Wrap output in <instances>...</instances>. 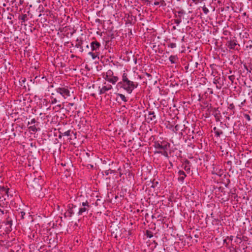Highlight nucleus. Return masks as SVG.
Returning <instances> with one entry per match:
<instances>
[{
  "instance_id": "obj_33",
  "label": "nucleus",
  "mask_w": 252,
  "mask_h": 252,
  "mask_svg": "<svg viewBox=\"0 0 252 252\" xmlns=\"http://www.w3.org/2000/svg\"><path fill=\"white\" fill-rule=\"evenodd\" d=\"M38 123L35 119H32L31 121L28 123V126Z\"/></svg>"
},
{
  "instance_id": "obj_49",
  "label": "nucleus",
  "mask_w": 252,
  "mask_h": 252,
  "mask_svg": "<svg viewBox=\"0 0 252 252\" xmlns=\"http://www.w3.org/2000/svg\"><path fill=\"white\" fill-rule=\"evenodd\" d=\"M197 65H198V63H195V67H197Z\"/></svg>"
},
{
  "instance_id": "obj_18",
  "label": "nucleus",
  "mask_w": 252,
  "mask_h": 252,
  "mask_svg": "<svg viewBox=\"0 0 252 252\" xmlns=\"http://www.w3.org/2000/svg\"><path fill=\"white\" fill-rule=\"evenodd\" d=\"M161 143H162V150H167L170 146V144L167 142L162 141H161Z\"/></svg>"
},
{
  "instance_id": "obj_1",
  "label": "nucleus",
  "mask_w": 252,
  "mask_h": 252,
  "mask_svg": "<svg viewBox=\"0 0 252 252\" xmlns=\"http://www.w3.org/2000/svg\"><path fill=\"white\" fill-rule=\"evenodd\" d=\"M9 188L8 186H1V228H2L6 234L11 232L12 230V218L14 214L10 207L7 206L9 203Z\"/></svg>"
},
{
  "instance_id": "obj_55",
  "label": "nucleus",
  "mask_w": 252,
  "mask_h": 252,
  "mask_svg": "<svg viewBox=\"0 0 252 252\" xmlns=\"http://www.w3.org/2000/svg\"><path fill=\"white\" fill-rule=\"evenodd\" d=\"M23 2V0H22H22H20V3H21V4H22Z\"/></svg>"
},
{
  "instance_id": "obj_43",
  "label": "nucleus",
  "mask_w": 252,
  "mask_h": 252,
  "mask_svg": "<svg viewBox=\"0 0 252 252\" xmlns=\"http://www.w3.org/2000/svg\"><path fill=\"white\" fill-rule=\"evenodd\" d=\"M218 129H218V128H217L216 127H214L213 128V130H214V131L215 133L216 132V131H218Z\"/></svg>"
},
{
  "instance_id": "obj_3",
  "label": "nucleus",
  "mask_w": 252,
  "mask_h": 252,
  "mask_svg": "<svg viewBox=\"0 0 252 252\" xmlns=\"http://www.w3.org/2000/svg\"><path fill=\"white\" fill-rule=\"evenodd\" d=\"M103 77L107 82L115 85L119 80V77L114 75L113 71L111 70H108L106 72L103 74Z\"/></svg>"
},
{
  "instance_id": "obj_52",
  "label": "nucleus",
  "mask_w": 252,
  "mask_h": 252,
  "mask_svg": "<svg viewBox=\"0 0 252 252\" xmlns=\"http://www.w3.org/2000/svg\"><path fill=\"white\" fill-rule=\"evenodd\" d=\"M182 41H184V36L183 37L182 39Z\"/></svg>"
},
{
  "instance_id": "obj_13",
  "label": "nucleus",
  "mask_w": 252,
  "mask_h": 252,
  "mask_svg": "<svg viewBox=\"0 0 252 252\" xmlns=\"http://www.w3.org/2000/svg\"><path fill=\"white\" fill-rule=\"evenodd\" d=\"M179 177L178 178V181L183 183L185 177L187 176L186 173L183 170H179L178 172Z\"/></svg>"
},
{
  "instance_id": "obj_6",
  "label": "nucleus",
  "mask_w": 252,
  "mask_h": 252,
  "mask_svg": "<svg viewBox=\"0 0 252 252\" xmlns=\"http://www.w3.org/2000/svg\"><path fill=\"white\" fill-rule=\"evenodd\" d=\"M226 46L230 50H240V45L237 43L236 39H233L227 41L226 43Z\"/></svg>"
},
{
  "instance_id": "obj_61",
  "label": "nucleus",
  "mask_w": 252,
  "mask_h": 252,
  "mask_svg": "<svg viewBox=\"0 0 252 252\" xmlns=\"http://www.w3.org/2000/svg\"><path fill=\"white\" fill-rule=\"evenodd\" d=\"M173 29H176V28H175V26H174V27H173Z\"/></svg>"
},
{
  "instance_id": "obj_17",
  "label": "nucleus",
  "mask_w": 252,
  "mask_h": 252,
  "mask_svg": "<svg viewBox=\"0 0 252 252\" xmlns=\"http://www.w3.org/2000/svg\"><path fill=\"white\" fill-rule=\"evenodd\" d=\"M88 54L92 57L93 59L94 60L96 58H99V56L100 55V53H98L96 52L92 51L88 53Z\"/></svg>"
},
{
  "instance_id": "obj_9",
  "label": "nucleus",
  "mask_w": 252,
  "mask_h": 252,
  "mask_svg": "<svg viewBox=\"0 0 252 252\" xmlns=\"http://www.w3.org/2000/svg\"><path fill=\"white\" fill-rule=\"evenodd\" d=\"M186 13L185 11L183 9L176 11L174 17L176 19H174V23L179 25L182 22V19L183 15Z\"/></svg>"
},
{
  "instance_id": "obj_27",
  "label": "nucleus",
  "mask_w": 252,
  "mask_h": 252,
  "mask_svg": "<svg viewBox=\"0 0 252 252\" xmlns=\"http://www.w3.org/2000/svg\"><path fill=\"white\" fill-rule=\"evenodd\" d=\"M192 132L195 134V136L196 137L197 135L198 136L202 135L203 131L201 130H199L198 131L195 132L194 130H193Z\"/></svg>"
},
{
  "instance_id": "obj_36",
  "label": "nucleus",
  "mask_w": 252,
  "mask_h": 252,
  "mask_svg": "<svg viewBox=\"0 0 252 252\" xmlns=\"http://www.w3.org/2000/svg\"><path fill=\"white\" fill-rule=\"evenodd\" d=\"M202 10H203V12L207 14L208 12H209V10L205 6H204L203 7H202Z\"/></svg>"
},
{
  "instance_id": "obj_16",
  "label": "nucleus",
  "mask_w": 252,
  "mask_h": 252,
  "mask_svg": "<svg viewBox=\"0 0 252 252\" xmlns=\"http://www.w3.org/2000/svg\"><path fill=\"white\" fill-rule=\"evenodd\" d=\"M169 60L171 63H178L179 59L177 55H171L169 58Z\"/></svg>"
},
{
  "instance_id": "obj_2",
  "label": "nucleus",
  "mask_w": 252,
  "mask_h": 252,
  "mask_svg": "<svg viewBox=\"0 0 252 252\" xmlns=\"http://www.w3.org/2000/svg\"><path fill=\"white\" fill-rule=\"evenodd\" d=\"M138 85L137 82L130 80L128 74L125 71H124L121 80L117 83V87L123 89L128 94H130L137 87Z\"/></svg>"
},
{
  "instance_id": "obj_58",
  "label": "nucleus",
  "mask_w": 252,
  "mask_h": 252,
  "mask_svg": "<svg viewBox=\"0 0 252 252\" xmlns=\"http://www.w3.org/2000/svg\"><path fill=\"white\" fill-rule=\"evenodd\" d=\"M7 53H8V51H6V52L5 53V54H7Z\"/></svg>"
},
{
  "instance_id": "obj_51",
  "label": "nucleus",
  "mask_w": 252,
  "mask_h": 252,
  "mask_svg": "<svg viewBox=\"0 0 252 252\" xmlns=\"http://www.w3.org/2000/svg\"><path fill=\"white\" fill-rule=\"evenodd\" d=\"M25 80H26L25 78H24V79H22V82H24L25 81Z\"/></svg>"
},
{
  "instance_id": "obj_29",
  "label": "nucleus",
  "mask_w": 252,
  "mask_h": 252,
  "mask_svg": "<svg viewBox=\"0 0 252 252\" xmlns=\"http://www.w3.org/2000/svg\"><path fill=\"white\" fill-rule=\"evenodd\" d=\"M223 134V132L220 129H218V131H216L215 133V136L217 137H220V136Z\"/></svg>"
},
{
  "instance_id": "obj_14",
  "label": "nucleus",
  "mask_w": 252,
  "mask_h": 252,
  "mask_svg": "<svg viewBox=\"0 0 252 252\" xmlns=\"http://www.w3.org/2000/svg\"><path fill=\"white\" fill-rule=\"evenodd\" d=\"M39 123H37V124L28 127V129L30 131H32L33 132H36L38 131H39L40 130L39 127H37V126H38Z\"/></svg>"
},
{
  "instance_id": "obj_35",
  "label": "nucleus",
  "mask_w": 252,
  "mask_h": 252,
  "mask_svg": "<svg viewBox=\"0 0 252 252\" xmlns=\"http://www.w3.org/2000/svg\"><path fill=\"white\" fill-rule=\"evenodd\" d=\"M180 129V126L179 125H176L174 127V129H173V131L174 132H177Z\"/></svg>"
},
{
  "instance_id": "obj_7",
  "label": "nucleus",
  "mask_w": 252,
  "mask_h": 252,
  "mask_svg": "<svg viewBox=\"0 0 252 252\" xmlns=\"http://www.w3.org/2000/svg\"><path fill=\"white\" fill-rule=\"evenodd\" d=\"M78 209L76 205L73 204H69L67 206V211L64 213L65 217H71L74 214L75 212L78 211Z\"/></svg>"
},
{
  "instance_id": "obj_32",
  "label": "nucleus",
  "mask_w": 252,
  "mask_h": 252,
  "mask_svg": "<svg viewBox=\"0 0 252 252\" xmlns=\"http://www.w3.org/2000/svg\"><path fill=\"white\" fill-rule=\"evenodd\" d=\"M70 130H68L64 132L63 133H62V134L64 136H69L70 135Z\"/></svg>"
},
{
  "instance_id": "obj_39",
  "label": "nucleus",
  "mask_w": 252,
  "mask_h": 252,
  "mask_svg": "<svg viewBox=\"0 0 252 252\" xmlns=\"http://www.w3.org/2000/svg\"><path fill=\"white\" fill-rule=\"evenodd\" d=\"M113 172V170L109 169L108 170H106L105 171V173L106 175H108L109 173H112Z\"/></svg>"
},
{
  "instance_id": "obj_47",
  "label": "nucleus",
  "mask_w": 252,
  "mask_h": 252,
  "mask_svg": "<svg viewBox=\"0 0 252 252\" xmlns=\"http://www.w3.org/2000/svg\"><path fill=\"white\" fill-rule=\"evenodd\" d=\"M21 214H22V217L23 218V216L25 214V213L23 212H21Z\"/></svg>"
},
{
  "instance_id": "obj_62",
  "label": "nucleus",
  "mask_w": 252,
  "mask_h": 252,
  "mask_svg": "<svg viewBox=\"0 0 252 252\" xmlns=\"http://www.w3.org/2000/svg\"><path fill=\"white\" fill-rule=\"evenodd\" d=\"M86 154H87V156H89V154L88 153H86Z\"/></svg>"
},
{
  "instance_id": "obj_31",
  "label": "nucleus",
  "mask_w": 252,
  "mask_h": 252,
  "mask_svg": "<svg viewBox=\"0 0 252 252\" xmlns=\"http://www.w3.org/2000/svg\"><path fill=\"white\" fill-rule=\"evenodd\" d=\"M168 47L171 48H174L176 47V44L175 43H169L168 44Z\"/></svg>"
},
{
  "instance_id": "obj_15",
  "label": "nucleus",
  "mask_w": 252,
  "mask_h": 252,
  "mask_svg": "<svg viewBox=\"0 0 252 252\" xmlns=\"http://www.w3.org/2000/svg\"><path fill=\"white\" fill-rule=\"evenodd\" d=\"M76 42H77L75 45V47L77 48H79L80 51L82 52L84 50L83 47L82 46L83 44V41L81 39H79L77 38L76 39Z\"/></svg>"
},
{
  "instance_id": "obj_50",
  "label": "nucleus",
  "mask_w": 252,
  "mask_h": 252,
  "mask_svg": "<svg viewBox=\"0 0 252 252\" xmlns=\"http://www.w3.org/2000/svg\"><path fill=\"white\" fill-rule=\"evenodd\" d=\"M1 16H2V17L1 18V19H3V18H4L3 13H2V14L1 15Z\"/></svg>"
},
{
  "instance_id": "obj_5",
  "label": "nucleus",
  "mask_w": 252,
  "mask_h": 252,
  "mask_svg": "<svg viewBox=\"0 0 252 252\" xmlns=\"http://www.w3.org/2000/svg\"><path fill=\"white\" fill-rule=\"evenodd\" d=\"M50 98L51 104H56L63 101V97L59 94L57 88L54 90V92L52 93Z\"/></svg>"
},
{
  "instance_id": "obj_56",
  "label": "nucleus",
  "mask_w": 252,
  "mask_h": 252,
  "mask_svg": "<svg viewBox=\"0 0 252 252\" xmlns=\"http://www.w3.org/2000/svg\"><path fill=\"white\" fill-rule=\"evenodd\" d=\"M3 6H6V4L5 3H3Z\"/></svg>"
},
{
  "instance_id": "obj_46",
  "label": "nucleus",
  "mask_w": 252,
  "mask_h": 252,
  "mask_svg": "<svg viewBox=\"0 0 252 252\" xmlns=\"http://www.w3.org/2000/svg\"><path fill=\"white\" fill-rule=\"evenodd\" d=\"M11 16H12V15H9V16H7V19H11Z\"/></svg>"
},
{
  "instance_id": "obj_37",
  "label": "nucleus",
  "mask_w": 252,
  "mask_h": 252,
  "mask_svg": "<svg viewBox=\"0 0 252 252\" xmlns=\"http://www.w3.org/2000/svg\"><path fill=\"white\" fill-rule=\"evenodd\" d=\"M244 116L248 121H251V117L249 115L247 114H244Z\"/></svg>"
},
{
  "instance_id": "obj_11",
  "label": "nucleus",
  "mask_w": 252,
  "mask_h": 252,
  "mask_svg": "<svg viewBox=\"0 0 252 252\" xmlns=\"http://www.w3.org/2000/svg\"><path fill=\"white\" fill-rule=\"evenodd\" d=\"M113 87L111 85L106 84V82L104 83V86L100 88L99 87V94H105L106 92L112 90Z\"/></svg>"
},
{
  "instance_id": "obj_38",
  "label": "nucleus",
  "mask_w": 252,
  "mask_h": 252,
  "mask_svg": "<svg viewBox=\"0 0 252 252\" xmlns=\"http://www.w3.org/2000/svg\"><path fill=\"white\" fill-rule=\"evenodd\" d=\"M158 184V182H153L152 185L151 186L152 188H155L157 186V185Z\"/></svg>"
},
{
  "instance_id": "obj_41",
  "label": "nucleus",
  "mask_w": 252,
  "mask_h": 252,
  "mask_svg": "<svg viewBox=\"0 0 252 252\" xmlns=\"http://www.w3.org/2000/svg\"><path fill=\"white\" fill-rule=\"evenodd\" d=\"M3 39H4V42H8L9 41V38L8 37H6L5 36H3Z\"/></svg>"
},
{
  "instance_id": "obj_25",
  "label": "nucleus",
  "mask_w": 252,
  "mask_h": 252,
  "mask_svg": "<svg viewBox=\"0 0 252 252\" xmlns=\"http://www.w3.org/2000/svg\"><path fill=\"white\" fill-rule=\"evenodd\" d=\"M145 235L149 238H151L153 237V232L148 230H146Z\"/></svg>"
},
{
  "instance_id": "obj_59",
  "label": "nucleus",
  "mask_w": 252,
  "mask_h": 252,
  "mask_svg": "<svg viewBox=\"0 0 252 252\" xmlns=\"http://www.w3.org/2000/svg\"><path fill=\"white\" fill-rule=\"evenodd\" d=\"M155 2H159V1H158L157 0H155Z\"/></svg>"
},
{
  "instance_id": "obj_8",
  "label": "nucleus",
  "mask_w": 252,
  "mask_h": 252,
  "mask_svg": "<svg viewBox=\"0 0 252 252\" xmlns=\"http://www.w3.org/2000/svg\"><path fill=\"white\" fill-rule=\"evenodd\" d=\"M90 208V205H89L88 201L82 202L80 208L78 209V211L77 212L78 215H82L84 213L88 212Z\"/></svg>"
},
{
  "instance_id": "obj_4",
  "label": "nucleus",
  "mask_w": 252,
  "mask_h": 252,
  "mask_svg": "<svg viewBox=\"0 0 252 252\" xmlns=\"http://www.w3.org/2000/svg\"><path fill=\"white\" fill-rule=\"evenodd\" d=\"M59 94L63 97V100L71 96L70 89L67 86L57 88Z\"/></svg>"
},
{
  "instance_id": "obj_10",
  "label": "nucleus",
  "mask_w": 252,
  "mask_h": 252,
  "mask_svg": "<svg viewBox=\"0 0 252 252\" xmlns=\"http://www.w3.org/2000/svg\"><path fill=\"white\" fill-rule=\"evenodd\" d=\"M101 46V44L96 40H94L90 43V47L93 51L100 53Z\"/></svg>"
},
{
  "instance_id": "obj_28",
  "label": "nucleus",
  "mask_w": 252,
  "mask_h": 252,
  "mask_svg": "<svg viewBox=\"0 0 252 252\" xmlns=\"http://www.w3.org/2000/svg\"><path fill=\"white\" fill-rule=\"evenodd\" d=\"M12 128H11V129L9 130V129H8V128H6V129H5V130H3L2 131V132H1V133H2V132H4V133H5V134H9V132H10V130H11V132H12ZM8 136L9 137H11V135H10V134H8Z\"/></svg>"
},
{
  "instance_id": "obj_24",
  "label": "nucleus",
  "mask_w": 252,
  "mask_h": 252,
  "mask_svg": "<svg viewBox=\"0 0 252 252\" xmlns=\"http://www.w3.org/2000/svg\"><path fill=\"white\" fill-rule=\"evenodd\" d=\"M154 4L155 5H160L162 6H165L166 3L164 0H159V2H154Z\"/></svg>"
},
{
  "instance_id": "obj_45",
  "label": "nucleus",
  "mask_w": 252,
  "mask_h": 252,
  "mask_svg": "<svg viewBox=\"0 0 252 252\" xmlns=\"http://www.w3.org/2000/svg\"><path fill=\"white\" fill-rule=\"evenodd\" d=\"M229 107L232 109L234 107V106L233 104H231L229 105Z\"/></svg>"
},
{
  "instance_id": "obj_20",
  "label": "nucleus",
  "mask_w": 252,
  "mask_h": 252,
  "mask_svg": "<svg viewBox=\"0 0 252 252\" xmlns=\"http://www.w3.org/2000/svg\"><path fill=\"white\" fill-rule=\"evenodd\" d=\"M2 62V64H3L5 70H6L7 68H10V64L9 62H7L6 60L4 59L2 60H1V63Z\"/></svg>"
},
{
  "instance_id": "obj_22",
  "label": "nucleus",
  "mask_w": 252,
  "mask_h": 252,
  "mask_svg": "<svg viewBox=\"0 0 252 252\" xmlns=\"http://www.w3.org/2000/svg\"><path fill=\"white\" fill-rule=\"evenodd\" d=\"M148 119H149L150 121H154L156 118V115L153 111H149L148 113Z\"/></svg>"
},
{
  "instance_id": "obj_40",
  "label": "nucleus",
  "mask_w": 252,
  "mask_h": 252,
  "mask_svg": "<svg viewBox=\"0 0 252 252\" xmlns=\"http://www.w3.org/2000/svg\"><path fill=\"white\" fill-rule=\"evenodd\" d=\"M246 99H245L244 100H243V101L241 103V104L239 105V107H242V106H244V105H245V103H246Z\"/></svg>"
},
{
  "instance_id": "obj_23",
  "label": "nucleus",
  "mask_w": 252,
  "mask_h": 252,
  "mask_svg": "<svg viewBox=\"0 0 252 252\" xmlns=\"http://www.w3.org/2000/svg\"><path fill=\"white\" fill-rule=\"evenodd\" d=\"M155 154L156 153L160 154H161L162 155H163V156H164L166 158H168L169 157L168 153L166 151V150H163V151H156L155 152Z\"/></svg>"
},
{
  "instance_id": "obj_21",
  "label": "nucleus",
  "mask_w": 252,
  "mask_h": 252,
  "mask_svg": "<svg viewBox=\"0 0 252 252\" xmlns=\"http://www.w3.org/2000/svg\"><path fill=\"white\" fill-rule=\"evenodd\" d=\"M18 19L19 20L21 21L22 24L23 23L28 20V16L27 14H23L22 15H19Z\"/></svg>"
},
{
  "instance_id": "obj_57",
  "label": "nucleus",
  "mask_w": 252,
  "mask_h": 252,
  "mask_svg": "<svg viewBox=\"0 0 252 252\" xmlns=\"http://www.w3.org/2000/svg\"><path fill=\"white\" fill-rule=\"evenodd\" d=\"M86 47H87V48H89V45H87L86 46Z\"/></svg>"
},
{
  "instance_id": "obj_12",
  "label": "nucleus",
  "mask_w": 252,
  "mask_h": 252,
  "mask_svg": "<svg viewBox=\"0 0 252 252\" xmlns=\"http://www.w3.org/2000/svg\"><path fill=\"white\" fill-rule=\"evenodd\" d=\"M190 162L188 159H186L182 165V167L188 173L190 171Z\"/></svg>"
},
{
  "instance_id": "obj_54",
  "label": "nucleus",
  "mask_w": 252,
  "mask_h": 252,
  "mask_svg": "<svg viewBox=\"0 0 252 252\" xmlns=\"http://www.w3.org/2000/svg\"><path fill=\"white\" fill-rule=\"evenodd\" d=\"M90 166H91V167L92 168H94V165H91Z\"/></svg>"
},
{
  "instance_id": "obj_48",
  "label": "nucleus",
  "mask_w": 252,
  "mask_h": 252,
  "mask_svg": "<svg viewBox=\"0 0 252 252\" xmlns=\"http://www.w3.org/2000/svg\"><path fill=\"white\" fill-rule=\"evenodd\" d=\"M249 68H250V70H251V71H252V67L249 66Z\"/></svg>"
},
{
  "instance_id": "obj_34",
  "label": "nucleus",
  "mask_w": 252,
  "mask_h": 252,
  "mask_svg": "<svg viewBox=\"0 0 252 252\" xmlns=\"http://www.w3.org/2000/svg\"><path fill=\"white\" fill-rule=\"evenodd\" d=\"M229 79L231 81V83H233L235 80V76L234 75H232L228 76Z\"/></svg>"
},
{
  "instance_id": "obj_26",
  "label": "nucleus",
  "mask_w": 252,
  "mask_h": 252,
  "mask_svg": "<svg viewBox=\"0 0 252 252\" xmlns=\"http://www.w3.org/2000/svg\"><path fill=\"white\" fill-rule=\"evenodd\" d=\"M118 95L119 96L121 99L125 102L127 101V99L124 94H118Z\"/></svg>"
},
{
  "instance_id": "obj_60",
  "label": "nucleus",
  "mask_w": 252,
  "mask_h": 252,
  "mask_svg": "<svg viewBox=\"0 0 252 252\" xmlns=\"http://www.w3.org/2000/svg\"><path fill=\"white\" fill-rule=\"evenodd\" d=\"M237 195L234 196V198L235 199V197H237Z\"/></svg>"
},
{
  "instance_id": "obj_44",
  "label": "nucleus",
  "mask_w": 252,
  "mask_h": 252,
  "mask_svg": "<svg viewBox=\"0 0 252 252\" xmlns=\"http://www.w3.org/2000/svg\"><path fill=\"white\" fill-rule=\"evenodd\" d=\"M245 68H246V70H247L248 71H249V72H251V70H250V68H249V67H248L246 66V67H245Z\"/></svg>"
},
{
  "instance_id": "obj_42",
  "label": "nucleus",
  "mask_w": 252,
  "mask_h": 252,
  "mask_svg": "<svg viewBox=\"0 0 252 252\" xmlns=\"http://www.w3.org/2000/svg\"><path fill=\"white\" fill-rule=\"evenodd\" d=\"M235 191V189H234L233 191L231 190L230 191V193L231 194V195H235V193L234 192Z\"/></svg>"
},
{
  "instance_id": "obj_19",
  "label": "nucleus",
  "mask_w": 252,
  "mask_h": 252,
  "mask_svg": "<svg viewBox=\"0 0 252 252\" xmlns=\"http://www.w3.org/2000/svg\"><path fill=\"white\" fill-rule=\"evenodd\" d=\"M153 146L155 148L160 150H162V143H160L159 141H156L154 142Z\"/></svg>"
},
{
  "instance_id": "obj_53",
  "label": "nucleus",
  "mask_w": 252,
  "mask_h": 252,
  "mask_svg": "<svg viewBox=\"0 0 252 252\" xmlns=\"http://www.w3.org/2000/svg\"><path fill=\"white\" fill-rule=\"evenodd\" d=\"M230 163H231V161H228L227 162V163H228V164H230Z\"/></svg>"
},
{
  "instance_id": "obj_30",
  "label": "nucleus",
  "mask_w": 252,
  "mask_h": 252,
  "mask_svg": "<svg viewBox=\"0 0 252 252\" xmlns=\"http://www.w3.org/2000/svg\"><path fill=\"white\" fill-rule=\"evenodd\" d=\"M73 106H75L74 110L77 109V106L75 105V104L74 103H69L68 104L67 107L69 108V109H71V107Z\"/></svg>"
}]
</instances>
